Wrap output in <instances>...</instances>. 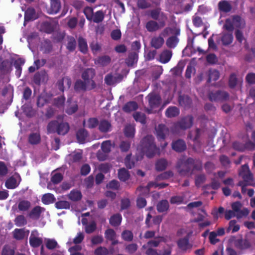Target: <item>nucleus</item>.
<instances>
[{
  "label": "nucleus",
  "mask_w": 255,
  "mask_h": 255,
  "mask_svg": "<svg viewBox=\"0 0 255 255\" xmlns=\"http://www.w3.org/2000/svg\"><path fill=\"white\" fill-rule=\"evenodd\" d=\"M29 143L31 145L39 144L41 141V136L39 132H32L30 133L28 138Z\"/></svg>",
  "instance_id": "nucleus-34"
},
{
  "label": "nucleus",
  "mask_w": 255,
  "mask_h": 255,
  "mask_svg": "<svg viewBox=\"0 0 255 255\" xmlns=\"http://www.w3.org/2000/svg\"><path fill=\"white\" fill-rule=\"evenodd\" d=\"M95 75V70L93 68H87L82 73V78L87 82L89 90L94 89L96 87V83L93 80Z\"/></svg>",
  "instance_id": "nucleus-5"
},
{
  "label": "nucleus",
  "mask_w": 255,
  "mask_h": 255,
  "mask_svg": "<svg viewBox=\"0 0 255 255\" xmlns=\"http://www.w3.org/2000/svg\"><path fill=\"white\" fill-rule=\"evenodd\" d=\"M213 37H215L216 40H217L218 39H220L223 43V35H215L214 34L212 35V36L210 37L208 39V45L209 47L210 48H212L213 49H216L217 48L216 45L214 42V40L213 39Z\"/></svg>",
  "instance_id": "nucleus-49"
},
{
  "label": "nucleus",
  "mask_w": 255,
  "mask_h": 255,
  "mask_svg": "<svg viewBox=\"0 0 255 255\" xmlns=\"http://www.w3.org/2000/svg\"><path fill=\"white\" fill-rule=\"evenodd\" d=\"M5 187L9 189H13L18 186L16 179L11 176L8 178L5 182Z\"/></svg>",
  "instance_id": "nucleus-48"
},
{
  "label": "nucleus",
  "mask_w": 255,
  "mask_h": 255,
  "mask_svg": "<svg viewBox=\"0 0 255 255\" xmlns=\"http://www.w3.org/2000/svg\"><path fill=\"white\" fill-rule=\"evenodd\" d=\"M82 197L81 192L77 190H72L68 195V198L72 201H78Z\"/></svg>",
  "instance_id": "nucleus-38"
},
{
  "label": "nucleus",
  "mask_w": 255,
  "mask_h": 255,
  "mask_svg": "<svg viewBox=\"0 0 255 255\" xmlns=\"http://www.w3.org/2000/svg\"><path fill=\"white\" fill-rule=\"evenodd\" d=\"M179 35L173 34V35L169 36L166 39V45L168 48L173 49L176 47L179 42V39L178 38Z\"/></svg>",
  "instance_id": "nucleus-22"
},
{
  "label": "nucleus",
  "mask_w": 255,
  "mask_h": 255,
  "mask_svg": "<svg viewBox=\"0 0 255 255\" xmlns=\"http://www.w3.org/2000/svg\"><path fill=\"white\" fill-rule=\"evenodd\" d=\"M122 239L127 242H131L133 238V233L131 231L125 230L123 231L121 234Z\"/></svg>",
  "instance_id": "nucleus-63"
},
{
  "label": "nucleus",
  "mask_w": 255,
  "mask_h": 255,
  "mask_svg": "<svg viewBox=\"0 0 255 255\" xmlns=\"http://www.w3.org/2000/svg\"><path fill=\"white\" fill-rule=\"evenodd\" d=\"M15 225L17 227H22L26 225L27 221L23 215H20L16 217L14 220Z\"/></svg>",
  "instance_id": "nucleus-58"
},
{
  "label": "nucleus",
  "mask_w": 255,
  "mask_h": 255,
  "mask_svg": "<svg viewBox=\"0 0 255 255\" xmlns=\"http://www.w3.org/2000/svg\"><path fill=\"white\" fill-rule=\"evenodd\" d=\"M137 55L135 53H130L128 58L126 59V63L128 66H132L137 62Z\"/></svg>",
  "instance_id": "nucleus-59"
},
{
  "label": "nucleus",
  "mask_w": 255,
  "mask_h": 255,
  "mask_svg": "<svg viewBox=\"0 0 255 255\" xmlns=\"http://www.w3.org/2000/svg\"><path fill=\"white\" fill-rule=\"evenodd\" d=\"M223 235V228L218 229L217 232H211L209 234V241L211 244L215 245L220 241L219 239L217 238V236Z\"/></svg>",
  "instance_id": "nucleus-27"
},
{
  "label": "nucleus",
  "mask_w": 255,
  "mask_h": 255,
  "mask_svg": "<svg viewBox=\"0 0 255 255\" xmlns=\"http://www.w3.org/2000/svg\"><path fill=\"white\" fill-rule=\"evenodd\" d=\"M41 30L47 33H51L54 31V28L51 23L49 21H44L41 24Z\"/></svg>",
  "instance_id": "nucleus-47"
},
{
  "label": "nucleus",
  "mask_w": 255,
  "mask_h": 255,
  "mask_svg": "<svg viewBox=\"0 0 255 255\" xmlns=\"http://www.w3.org/2000/svg\"><path fill=\"white\" fill-rule=\"evenodd\" d=\"M13 237L16 240H21L25 237V232L24 229H15L12 232Z\"/></svg>",
  "instance_id": "nucleus-51"
},
{
  "label": "nucleus",
  "mask_w": 255,
  "mask_h": 255,
  "mask_svg": "<svg viewBox=\"0 0 255 255\" xmlns=\"http://www.w3.org/2000/svg\"><path fill=\"white\" fill-rule=\"evenodd\" d=\"M25 63V60L21 58H19L16 59L13 62V66H14L15 71V75L17 78H19L21 76L22 72V66Z\"/></svg>",
  "instance_id": "nucleus-23"
},
{
  "label": "nucleus",
  "mask_w": 255,
  "mask_h": 255,
  "mask_svg": "<svg viewBox=\"0 0 255 255\" xmlns=\"http://www.w3.org/2000/svg\"><path fill=\"white\" fill-rule=\"evenodd\" d=\"M243 80L238 78L236 73H232L229 78L228 85L231 89L241 88Z\"/></svg>",
  "instance_id": "nucleus-10"
},
{
  "label": "nucleus",
  "mask_w": 255,
  "mask_h": 255,
  "mask_svg": "<svg viewBox=\"0 0 255 255\" xmlns=\"http://www.w3.org/2000/svg\"><path fill=\"white\" fill-rule=\"evenodd\" d=\"M220 77V73L218 71L216 70H209V77L208 79V82L210 83L212 81H215L217 80Z\"/></svg>",
  "instance_id": "nucleus-62"
},
{
  "label": "nucleus",
  "mask_w": 255,
  "mask_h": 255,
  "mask_svg": "<svg viewBox=\"0 0 255 255\" xmlns=\"http://www.w3.org/2000/svg\"><path fill=\"white\" fill-rule=\"evenodd\" d=\"M138 108V105L136 102L130 101L128 102L123 107V110L126 113H129L135 111Z\"/></svg>",
  "instance_id": "nucleus-42"
},
{
  "label": "nucleus",
  "mask_w": 255,
  "mask_h": 255,
  "mask_svg": "<svg viewBox=\"0 0 255 255\" xmlns=\"http://www.w3.org/2000/svg\"><path fill=\"white\" fill-rule=\"evenodd\" d=\"M179 114L178 108L175 106L168 107L165 111V115L167 118H171L178 116Z\"/></svg>",
  "instance_id": "nucleus-37"
},
{
  "label": "nucleus",
  "mask_w": 255,
  "mask_h": 255,
  "mask_svg": "<svg viewBox=\"0 0 255 255\" xmlns=\"http://www.w3.org/2000/svg\"><path fill=\"white\" fill-rule=\"evenodd\" d=\"M122 216L120 213H116L112 215L109 219V223L113 227H118L121 224Z\"/></svg>",
  "instance_id": "nucleus-29"
},
{
  "label": "nucleus",
  "mask_w": 255,
  "mask_h": 255,
  "mask_svg": "<svg viewBox=\"0 0 255 255\" xmlns=\"http://www.w3.org/2000/svg\"><path fill=\"white\" fill-rule=\"evenodd\" d=\"M161 242H165V240L163 237H158L155 238V240L149 241L147 243L148 246L151 247H157Z\"/></svg>",
  "instance_id": "nucleus-53"
},
{
  "label": "nucleus",
  "mask_w": 255,
  "mask_h": 255,
  "mask_svg": "<svg viewBox=\"0 0 255 255\" xmlns=\"http://www.w3.org/2000/svg\"><path fill=\"white\" fill-rule=\"evenodd\" d=\"M178 102L180 106L187 107L191 104V100L187 95H181L179 96Z\"/></svg>",
  "instance_id": "nucleus-41"
},
{
  "label": "nucleus",
  "mask_w": 255,
  "mask_h": 255,
  "mask_svg": "<svg viewBox=\"0 0 255 255\" xmlns=\"http://www.w3.org/2000/svg\"><path fill=\"white\" fill-rule=\"evenodd\" d=\"M48 80V75L45 70L37 72L33 77V82L37 86H40L41 82H47Z\"/></svg>",
  "instance_id": "nucleus-9"
},
{
  "label": "nucleus",
  "mask_w": 255,
  "mask_h": 255,
  "mask_svg": "<svg viewBox=\"0 0 255 255\" xmlns=\"http://www.w3.org/2000/svg\"><path fill=\"white\" fill-rule=\"evenodd\" d=\"M232 146L234 149L240 152H244L246 150L253 151L255 150V146L252 141H249L245 143L235 141L233 142Z\"/></svg>",
  "instance_id": "nucleus-6"
},
{
  "label": "nucleus",
  "mask_w": 255,
  "mask_h": 255,
  "mask_svg": "<svg viewBox=\"0 0 255 255\" xmlns=\"http://www.w3.org/2000/svg\"><path fill=\"white\" fill-rule=\"evenodd\" d=\"M15 250L9 245H4L1 251V255H14Z\"/></svg>",
  "instance_id": "nucleus-64"
},
{
  "label": "nucleus",
  "mask_w": 255,
  "mask_h": 255,
  "mask_svg": "<svg viewBox=\"0 0 255 255\" xmlns=\"http://www.w3.org/2000/svg\"><path fill=\"white\" fill-rule=\"evenodd\" d=\"M240 227L237 223V221L235 220H232L229 222V227L226 229L227 233H230L231 231L232 233L237 232L240 230Z\"/></svg>",
  "instance_id": "nucleus-43"
},
{
  "label": "nucleus",
  "mask_w": 255,
  "mask_h": 255,
  "mask_svg": "<svg viewBox=\"0 0 255 255\" xmlns=\"http://www.w3.org/2000/svg\"><path fill=\"white\" fill-rule=\"evenodd\" d=\"M78 109V106L76 102L69 104L65 110V112L69 115L75 113Z\"/></svg>",
  "instance_id": "nucleus-56"
},
{
  "label": "nucleus",
  "mask_w": 255,
  "mask_h": 255,
  "mask_svg": "<svg viewBox=\"0 0 255 255\" xmlns=\"http://www.w3.org/2000/svg\"><path fill=\"white\" fill-rule=\"evenodd\" d=\"M173 176V173L171 171H165L157 176L155 178L156 181L166 180Z\"/></svg>",
  "instance_id": "nucleus-57"
},
{
  "label": "nucleus",
  "mask_w": 255,
  "mask_h": 255,
  "mask_svg": "<svg viewBox=\"0 0 255 255\" xmlns=\"http://www.w3.org/2000/svg\"><path fill=\"white\" fill-rule=\"evenodd\" d=\"M164 43V39L159 35L157 36H153L150 42V46L155 49H158L162 47Z\"/></svg>",
  "instance_id": "nucleus-19"
},
{
  "label": "nucleus",
  "mask_w": 255,
  "mask_h": 255,
  "mask_svg": "<svg viewBox=\"0 0 255 255\" xmlns=\"http://www.w3.org/2000/svg\"><path fill=\"white\" fill-rule=\"evenodd\" d=\"M172 148L177 152H182L186 150V144L183 140L179 139L172 142Z\"/></svg>",
  "instance_id": "nucleus-18"
},
{
  "label": "nucleus",
  "mask_w": 255,
  "mask_h": 255,
  "mask_svg": "<svg viewBox=\"0 0 255 255\" xmlns=\"http://www.w3.org/2000/svg\"><path fill=\"white\" fill-rule=\"evenodd\" d=\"M88 135V132L85 129H79L76 133V137L78 142L80 143H84Z\"/></svg>",
  "instance_id": "nucleus-33"
},
{
  "label": "nucleus",
  "mask_w": 255,
  "mask_h": 255,
  "mask_svg": "<svg viewBox=\"0 0 255 255\" xmlns=\"http://www.w3.org/2000/svg\"><path fill=\"white\" fill-rule=\"evenodd\" d=\"M249 210L247 208H244L243 209H241L237 211L233 215L234 217H237L238 219H241L243 218L246 217L249 214Z\"/></svg>",
  "instance_id": "nucleus-54"
},
{
  "label": "nucleus",
  "mask_w": 255,
  "mask_h": 255,
  "mask_svg": "<svg viewBox=\"0 0 255 255\" xmlns=\"http://www.w3.org/2000/svg\"><path fill=\"white\" fill-rule=\"evenodd\" d=\"M178 248L182 252H186L188 250H190L192 247V244L189 243V238L184 237L179 239L177 241Z\"/></svg>",
  "instance_id": "nucleus-11"
},
{
  "label": "nucleus",
  "mask_w": 255,
  "mask_h": 255,
  "mask_svg": "<svg viewBox=\"0 0 255 255\" xmlns=\"http://www.w3.org/2000/svg\"><path fill=\"white\" fill-rule=\"evenodd\" d=\"M194 161V159L191 157L184 161H179L176 165L179 174L181 176L191 175L193 173L192 166Z\"/></svg>",
  "instance_id": "nucleus-2"
},
{
  "label": "nucleus",
  "mask_w": 255,
  "mask_h": 255,
  "mask_svg": "<svg viewBox=\"0 0 255 255\" xmlns=\"http://www.w3.org/2000/svg\"><path fill=\"white\" fill-rule=\"evenodd\" d=\"M160 15L161 17V20L159 21V23H158L157 21L153 20H149L146 22L145 24V28L148 32H155L165 26L166 20L167 19V17L163 12L160 14Z\"/></svg>",
  "instance_id": "nucleus-4"
},
{
  "label": "nucleus",
  "mask_w": 255,
  "mask_h": 255,
  "mask_svg": "<svg viewBox=\"0 0 255 255\" xmlns=\"http://www.w3.org/2000/svg\"><path fill=\"white\" fill-rule=\"evenodd\" d=\"M67 40L66 49L69 52H73L76 49L77 46V42L75 38L72 36H68Z\"/></svg>",
  "instance_id": "nucleus-32"
},
{
  "label": "nucleus",
  "mask_w": 255,
  "mask_h": 255,
  "mask_svg": "<svg viewBox=\"0 0 255 255\" xmlns=\"http://www.w3.org/2000/svg\"><path fill=\"white\" fill-rule=\"evenodd\" d=\"M169 209V204L166 199L160 201L156 205V210L159 213L167 212Z\"/></svg>",
  "instance_id": "nucleus-28"
},
{
  "label": "nucleus",
  "mask_w": 255,
  "mask_h": 255,
  "mask_svg": "<svg viewBox=\"0 0 255 255\" xmlns=\"http://www.w3.org/2000/svg\"><path fill=\"white\" fill-rule=\"evenodd\" d=\"M139 148L148 158H152L159 152V148L154 142V137L151 135H147L141 140Z\"/></svg>",
  "instance_id": "nucleus-1"
},
{
  "label": "nucleus",
  "mask_w": 255,
  "mask_h": 255,
  "mask_svg": "<svg viewBox=\"0 0 255 255\" xmlns=\"http://www.w3.org/2000/svg\"><path fill=\"white\" fill-rule=\"evenodd\" d=\"M111 61V57L108 55H104L99 57L97 60V63L103 66L108 65Z\"/></svg>",
  "instance_id": "nucleus-55"
},
{
  "label": "nucleus",
  "mask_w": 255,
  "mask_h": 255,
  "mask_svg": "<svg viewBox=\"0 0 255 255\" xmlns=\"http://www.w3.org/2000/svg\"><path fill=\"white\" fill-rule=\"evenodd\" d=\"M105 15L102 10H98L93 14L92 20L95 23H100L104 19Z\"/></svg>",
  "instance_id": "nucleus-52"
},
{
  "label": "nucleus",
  "mask_w": 255,
  "mask_h": 255,
  "mask_svg": "<svg viewBox=\"0 0 255 255\" xmlns=\"http://www.w3.org/2000/svg\"><path fill=\"white\" fill-rule=\"evenodd\" d=\"M58 89L63 92L65 89H69L71 85V78L68 76H64L59 79L56 84Z\"/></svg>",
  "instance_id": "nucleus-15"
},
{
  "label": "nucleus",
  "mask_w": 255,
  "mask_h": 255,
  "mask_svg": "<svg viewBox=\"0 0 255 255\" xmlns=\"http://www.w3.org/2000/svg\"><path fill=\"white\" fill-rule=\"evenodd\" d=\"M61 8L60 0H50V6L47 7V12L50 14H55L59 12Z\"/></svg>",
  "instance_id": "nucleus-12"
},
{
  "label": "nucleus",
  "mask_w": 255,
  "mask_h": 255,
  "mask_svg": "<svg viewBox=\"0 0 255 255\" xmlns=\"http://www.w3.org/2000/svg\"><path fill=\"white\" fill-rule=\"evenodd\" d=\"M31 206V203L29 201L23 200L20 201L18 204V209L22 212H25L28 210Z\"/></svg>",
  "instance_id": "nucleus-50"
},
{
  "label": "nucleus",
  "mask_w": 255,
  "mask_h": 255,
  "mask_svg": "<svg viewBox=\"0 0 255 255\" xmlns=\"http://www.w3.org/2000/svg\"><path fill=\"white\" fill-rule=\"evenodd\" d=\"M239 174L245 182L252 181L254 180L253 174L251 171L248 164H245L242 165Z\"/></svg>",
  "instance_id": "nucleus-7"
},
{
  "label": "nucleus",
  "mask_w": 255,
  "mask_h": 255,
  "mask_svg": "<svg viewBox=\"0 0 255 255\" xmlns=\"http://www.w3.org/2000/svg\"><path fill=\"white\" fill-rule=\"evenodd\" d=\"M45 210L44 208L39 206L34 207L29 212V217L34 220H38L41 213Z\"/></svg>",
  "instance_id": "nucleus-24"
},
{
  "label": "nucleus",
  "mask_w": 255,
  "mask_h": 255,
  "mask_svg": "<svg viewBox=\"0 0 255 255\" xmlns=\"http://www.w3.org/2000/svg\"><path fill=\"white\" fill-rule=\"evenodd\" d=\"M36 18V13L34 8L32 7L28 8L24 13L25 21L34 20Z\"/></svg>",
  "instance_id": "nucleus-31"
},
{
  "label": "nucleus",
  "mask_w": 255,
  "mask_h": 255,
  "mask_svg": "<svg viewBox=\"0 0 255 255\" xmlns=\"http://www.w3.org/2000/svg\"><path fill=\"white\" fill-rule=\"evenodd\" d=\"M129 177V172L125 168H121L119 170L118 177L121 181L125 182L128 180Z\"/></svg>",
  "instance_id": "nucleus-40"
},
{
  "label": "nucleus",
  "mask_w": 255,
  "mask_h": 255,
  "mask_svg": "<svg viewBox=\"0 0 255 255\" xmlns=\"http://www.w3.org/2000/svg\"><path fill=\"white\" fill-rule=\"evenodd\" d=\"M167 166V161L165 159H160L155 163V169L158 171L164 170Z\"/></svg>",
  "instance_id": "nucleus-45"
},
{
  "label": "nucleus",
  "mask_w": 255,
  "mask_h": 255,
  "mask_svg": "<svg viewBox=\"0 0 255 255\" xmlns=\"http://www.w3.org/2000/svg\"><path fill=\"white\" fill-rule=\"evenodd\" d=\"M59 122L53 120L48 123L47 126V132L48 134L57 133Z\"/></svg>",
  "instance_id": "nucleus-36"
},
{
  "label": "nucleus",
  "mask_w": 255,
  "mask_h": 255,
  "mask_svg": "<svg viewBox=\"0 0 255 255\" xmlns=\"http://www.w3.org/2000/svg\"><path fill=\"white\" fill-rule=\"evenodd\" d=\"M235 245L238 249L242 250L250 249L252 247V244L247 238L245 239H237L235 242Z\"/></svg>",
  "instance_id": "nucleus-17"
},
{
  "label": "nucleus",
  "mask_w": 255,
  "mask_h": 255,
  "mask_svg": "<svg viewBox=\"0 0 255 255\" xmlns=\"http://www.w3.org/2000/svg\"><path fill=\"white\" fill-rule=\"evenodd\" d=\"M56 200L54 196L51 193L44 194L41 198L42 203L45 205H49L53 203Z\"/></svg>",
  "instance_id": "nucleus-39"
},
{
  "label": "nucleus",
  "mask_w": 255,
  "mask_h": 255,
  "mask_svg": "<svg viewBox=\"0 0 255 255\" xmlns=\"http://www.w3.org/2000/svg\"><path fill=\"white\" fill-rule=\"evenodd\" d=\"M193 117L191 115H188L182 118L180 121L174 124L172 129L173 132H177L179 130H185L190 128L193 124Z\"/></svg>",
  "instance_id": "nucleus-3"
},
{
  "label": "nucleus",
  "mask_w": 255,
  "mask_h": 255,
  "mask_svg": "<svg viewBox=\"0 0 255 255\" xmlns=\"http://www.w3.org/2000/svg\"><path fill=\"white\" fill-rule=\"evenodd\" d=\"M156 135L158 140H164L169 134L168 128L164 124H159L155 128Z\"/></svg>",
  "instance_id": "nucleus-8"
},
{
  "label": "nucleus",
  "mask_w": 255,
  "mask_h": 255,
  "mask_svg": "<svg viewBox=\"0 0 255 255\" xmlns=\"http://www.w3.org/2000/svg\"><path fill=\"white\" fill-rule=\"evenodd\" d=\"M170 34L180 35V30L176 27H166L163 29L159 35L164 38V37L168 36Z\"/></svg>",
  "instance_id": "nucleus-21"
},
{
  "label": "nucleus",
  "mask_w": 255,
  "mask_h": 255,
  "mask_svg": "<svg viewBox=\"0 0 255 255\" xmlns=\"http://www.w3.org/2000/svg\"><path fill=\"white\" fill-rule=\"evenodd\" d=\"M244 25L245 23L241 16L236 15L233 16L232 21H231L230 29L233 30L235 27L236 29H242L244 27Z\"/></svg>",
  "instance_id": "nucleus-16"
},
{
  "label": "nucleus",
  "mask_w": 255,
  "mask_h": 255,
  "mask_svg": "<svg viewBox=\"0 0 255 255\" xmlns=\"http://www.w3.org/2000/svg\"><path fill=\"white\" fill-rule=\"evenodd\" d=\"M172 55V51L169 50H165L160 55V61L163 64L168 62Z\"/></svg>",
  "instance_id": "nucleus-35"
},
{
  "label": "nucleus",
  "mask_w": 255,
  "mask_h": 255,
  "mask_svg": "<svg viewBox=\"0 0 255 255\" xmlns=\"http://www.w3.org/2000/svg\"><path fill=\"white\" fill-rule=\"evenodd\" d=\"M12 70V62L8 59L0 58V71L3 74L10 73Z\"/></svg>",
  "instance_id": "nucleus-13"
},
{
  "label": "nucleus",
  "mask_w": 255,
  "mask_h": 255,
  "mask_svg": "<svg viewBox=\"0 0 255 255\" xmlns=\"http://www.w3.org/2000/svg\"><path fill=\"white\" fill-rule=\"evenodd\" d=\"M42 239L40 238L32 236L29 238V244L33 248H37L42 245Z\"/></svg>",
  "instance_id": "nucleus-46"
},
{
  "label": "nucleus",
  "mask_w": 255,
  "mask_h": 255,
  "mask_svg": "<svg viewBox=\"0 0 255 255\" xmlns=\"http://www.w3.org/2000/svg\"><path fill=\"white\" fill-rule=\"evenodd\" d=\"M99 130L102 133H107L111 130L112 125L107 120H102L99 123Z\"/></svg>",
  "instance_id": "nucleus-20"
},
{
  "label": "nucleus",
  "mask_w": 255,
  "mask_h": 255,
  "mask_svg": "<svg viewBox=\"0 0 255 255\" xmlns=\"http://www.w3.org/2000/svg\"><path fill=\"white\" fill-rule=\"evenodd\" d=\"M55 206L57 209H68L70 208V204L68 201L61 200L56 202Z\"/></svg>",
  "instance_id": "nucleus-61"
},
{
  "label": "nucleus",
  "mask_w": 255,
  "mask_h": 255,
  "mask_svg": "<svg viewBox=\"0 0 255 255\" xmlns=\"http://www.w3.org/2000/svg\"><path fill=\"white\" fill-rule=\"evenodd\" d=\"M149 105L151 109L158 108L161 101L159 95L156 94H149L148 96Z\"/></svg>",
  "instance_id": "nucleus-14"
},
{
  "label": "nucleus",
  "mask_w": 255,
  "mask_h": 255,
  "mask_svg": "<svg viewBox=\"0 0 255 255\" xmlns=\"http://www.w3.org/2000/svg\"><path fill=\"white\" fill-rule=\"evenodd\" d=\"M209 99L212 102L222 101L223 100V92L221 90H218L215 92H211L209 94Z\"/></svg>",
  "instance_id": "nucleus-30"
},
{
  "label": "nucleus",
  "mask_w": 255,
  "mask_h": 255,
  "mask_svg": "<svg viewBox=\"0 0 255 255\" xmlns=\"http://www.w3.org/2000/svg\"><path fill=\"white\" fill-rule=\"evenodd\" d=\"M88 88L87 82L81 80H78L76 81L74 85V89L76 91H85Z\"/></svg>",
  "instance_id": "nucleus-44"
},
{
  "label": "nucleus",
  "mask_w": 255,
  "mask_h": 255,
  "mask_svg": "<svg viewBox=\"0 0 255 255\" xmlns=\"http://www.w3.org/2000/svg\"><path fill=\"white\" fill-rule=\"evenodd\" d=\"M133 117L136 122H140L142 124L146 123V116L144 113L136 112L133 114Z\"/></svg>",
  "instance_id": "nucleus-60"
},
{
  "label": "nucleus",
  "mask_w": 255,
  "mask_h": 255,
  "mask_svg": "<svg viewBox=\"0 0 255 255\" xmlns=\"http://www.w3.org/2000/svg\"><path fill=\"white\" fill-rule=\"evenodd\" d=\"M78 46L79 50L83 54H86L88 51V47L86 39L82 36L78 38Z\"/></svg>",
  "instance_id": "nucleus-26"
},
{
  "label": "nucleus",
  "mask_w": 255,
  "mask_h": 255,
  "mask_svg": "<svg viewBox=\"0 0 255 255\" xmlns=\"http://www.w3.org/2000/svg\"><path fill=\"white\" fill-rule=\"evenodd\" d=\"M70 129V126L68 123L59 122L57 133L58 135H64L67 134Z\"/></svg>",
  "instance_id": "nucleus-25"
}]
</instances>
